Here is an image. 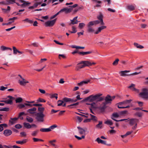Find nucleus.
<instances>
[{
	"mask_svg": "<svg viewBox=\"0 0 148 148\" xmlns=\"http://www.w3.org/2000/svg\"><path fill=\"white\" fill-rule=\"evenodd\" d=\"M72 31L71 32L72 33H75L77 31L76 30V27L74 26H73L72 27Z\"/></svg>",
	"mask_w": 148,
	"mask_h": 148,
	"instance_id": "nucleus-51",
	"label": "nucleus"
},
{
	"mask_svg": "<svg viewBox=\"0 0 148 148\" xmlns=\"http://www.w3.org/2000/svg\"><path fill=\"white\" fill-rule=\"evenodd\" d=\"M106 27L105 26H102L99 27L96 31L95 32V34H98L100 32H101L103 29H106Z\"/></svg>",
	"mask_w": 148,
	"mask_h": 148,
	"instance_id": "nucleus-15",
	"label": "nucleus"
},
{
	"mask_svg": "<svg viewBox=\"0 0 148 148\" xmlns=\"http://www.w3.org/2000/svg\"><path fill=\"white\" fill-rule=\"evenodd\" d=\"M12 133L11 130H6L4 131V134L6 136H8L10 135Z\"/></svg>",
	"mask_w": 148,
	"mask_h": 148,
	"instance_id": "nucleus-20",
	"label": "nucleus"
},
{
	"mask_svg": "<svg viewBox=\"0 0 148 148\" xmlns=\"http://www.w3.org/2000/svg\"><path fill=\"white\" fill-rule=\"evenodd\" d=\"M56 19H55L51 21H47L45 23V25L47 26L51 27L53 26L56 22Z\"/></svg>",
	"mask_w": 148,
	"mask_h": 148,
	"instance_id": "nucleus-6",
	"label": "nucleus"
},
{
	"mask_svg": "<svg viewBox=\"0 0 148 148\" xmlns=\"http://www.w3.org/2000/svg\"><path fill=\"white\" fill-rule=\"evenodd\" d=\"M57 127V125L56 124H55L51 126L49 128L50 129V130H53L54 128Z\"/></svg>",
	"mask_w": 148,
	"mask_h": 148,
	"instance_id": "nucleus-58",
	"label": "nucleus"
},
{
	"mask_svg": "<svg viewBox=\"0 0 148 148\" xmlns=\"http://www.w3.org/2000/svg\"><path fill=\"white\" fill-rule=\"evenodd\" d=\"M75 137L78 140H80L85 138V136L82 135L81 137H79L76 135L75 136Z\"/></svg>",
	"mask_w": 148,
	"mask_h": 148,
	"instance_id": "nucleus-50",
	"label": "nucleus"
},
{
	"mask_svg": "<svg viewBox=\"0 0 148 148\" xmlns=\"http://www.w3.org/2000/svg\"><path fill=\"white\" fill-rule=\"evenodd\" d=\"M23 21H24V22H27L28 23L30 24L32 23L33 22V21L30 20L28 18H27L25 19L24 20H23Z\"/></svg>",
	"mask_w": 148,
	"mask_h": 148,
	"instance_id": "nucleus-41",
	"label": "nucleus"
},
{
	"mask_svg": "<svg viewBox=\"0 0 148 148\" xmlns=\"http://www.w3.org/2000/svg\"><path fill=\"white\" fill-rule=\"evenodd\" d=\"M40 131L42 132H50L51 131L49 128H41L40 129Z\"/></svg>",
	"mask_w": 148,
	"mask_h": 148,
	"instance_id": "nucleus-28",
	"label": "nucleus"
},
{
	"mask_svg": "<svg viewBox=\"0 0 148 148\" xmlns=\"http://www.w3.org/2000/svg\"><path fill=\"white\" fill-rule=\"evenodd\" d=\"M130 72V71H122L119 72V74L121 76H130V75L127 74L126 73H129Z\"/></svg>",
	"mask_w": 148,
	"mask_h": 148,
	"instance_id": "nucleus-17",
	"label": "nucleus"
},
{
	"mask_svg": "<svg viewBox=\"0 0 148 148\" xmlns=\"http://www.w3.org/2000/svg\"><path fill=\"white\" fill-rule=\"evenodd\" d=\"M99 123L96 125V127L98 129H101L103 127L102 126V121H99Z\"/></svg>",
	"mask_w": 148,
	"mask_h": 148,
	"instance_id": "nucleus-26",
	"label": "nucleus"
},
{
	"mask_svg": "<svg viewBox=\"0 0 148 148\" xmlns=\"http://www.w3.org/2000/svg\"><path fill=\"white\" fill-rule=\"evenodd\" d=\"M71 47L73 48H76L77 49H84V47H80L75 45H72Z\"/></svg>",
	"mask_w": 148,
	"mask_h": 148,
	"instance_id": "nucleus-35",
	"label": "nucleus"
},
{
	"mask_svg": "<svg viewBox=\"0 0 148 148\" xmlns=\"http://www.w3.org/2000/svg\"><path fill=\"white\" fill-rule=\"evenodd\" d=\"M36 119L38 122H42L44 121V118L45 115L42 112L37 113L36 114Z\"/></svg>",
	"mask_w": 148,
	"mask_h": 148,
	"instance_id": "nucleus-3",
	"label": "nucleus"
},
{
	"mask_svg": "<svg viewBox=\"0 0 148 148\" xmlns=\"http://www.w3.org/2000/svg\"><path fill=\"white\" fill-rule=\"evenodd\" d=\"M138 96L142 98L148 99V89L146 88H142L141 92L138 95Z\"/></svg>",
	"mask_w": 148,
	"mask_h": 148,
	"instance_id": "nucleus-2",
	"label": "nucleus"
},
{
	"mask_svg": "<svg viewBox=\"0 0 148 148\" xmlns=\"http://www.w3.org/2000/svg\"><path fill=\"white\" fill-rule=\"evenodd\" d=\"M119 61V60L118 59H116L113 62V65H116L118 64V62Z\"/></svg>",
	"mask_w": 148,
	"mask_h": 148,
	"instance_id": "nucleus-59",
	"label": "nucleus"
},
{
	"mask_svg": "<svg viewBox=\"0 0 148 148\" xmlns=\"http://www.w3.org/2000/svg\"><path fill=\"white\" fill-rule=\"evenodd\" d=\"M97 102H92L91 103H86L87 104L90 105V108L93 109H95L99 108V106L98 105Z\"/></svg>",
	"mask_w": 148,
	"mask_h": 148,
	"instance_id": "nucleus-8",
	"label": "nucleus"
},
{
	"mask_svg": "<svg viewBox=\"0 0 148 148\" xmlns=\"http://www.w3.org/2000/svg\"><path fill=\"white\" fill-rule=\"evenodd\" d=\"M90 79H88L86 81H81L79 83H78L77 85L78 86H84V85L85 84H88L89 82H90Z\"/></svg>",
	"mask_w": 148,
	"mask_h": 148,
	"instance_id": "nucleus-12",
	"label": "nucleus"
},
{
	"mask_svg": "<svg viewBox=\"0 0 148 148\" xmlns=\"http://www.w3.org/2000/svg\"><path fill=\"white\" fill-rule=\"evenodd\" d=\"M127 8L130 10H134L135 7L134 5H130L127 6Z\"/></svg>",
	"mask_w": 148,
	"mask_h": 148,
	"instance_id": "nucleus-47",
	"label": "nucleus"
},
{
	"mask_svg": "<svg viewBox=\"0 0 148 148\" xmlns=\"http://www.w3.org/2000/svg\"><path fill=\"white\" fill-rule=\"evenodd\" d=\"M87 31L88 33H92L95 32L94 29L91 27H88Z\"/></svg>",
	"mask_w": 148,
	"mask_h": 148,
	"instance_id": "nucleus-32",
	"label": "nucleus"
},
{
	"mask_svg": "<svg viewBox=\"0 0 148 148\" xmlns=\"http://www.w3.org/2000/svg\"><path fill=\"white\" fill-rule=\"evenodd\" d=\"M81 64H85V66L89 67L96 64V63L91 60L82 61H81Z\"/></svg>",
	"mask_w": 148,
	"mask_h": 148,
	"instance_id": "nucleus-5",
	"label": "nucleus"
},
{
	"mask_svg": "<svg viewBox=\"0 0 148 148\" xmlns=\"http://www.w3.org/2000/svg\"><path fill=\"white\" fill-rule=\"evenodd\" d=\"M23 125L27 129H30L32 127V126H31V125L28 123L25 122Z\"/></svg>",
	"mask_w": 148,
	"mask_h": 148,
	"instance_id": "nucleus-29",
	"label": "nucleus"
},
{
	"mask_svg": "<svg viewBox=\"0 0 148 148\" xmlns=\"http://www.w3.org/2000/svg\"><path fill=\"white\" fill-rule=\"evenodd\" d=\"M127 111L126 110L120 112L119 113L120 116L123 115L124 114H127Z\"/></svg>",
	"mask_w": 148,
	"mask_h": 148,
	"instance_id": "nucleus-55",
	"label": "nucleus"
},
{
	"mask_svg": "<svg viewBox=\"0 0 148 148\" xmlns=\"http://www.w3.org/2000/svg\"><path fill=\"white\" fill-rule=\"evenodd\" d=\"M32 139L34 142H37L40 141H43V140H42L35 138H33Z\"/></svg>",
	"mask_w": 148,
	"mask_h": 148,
	"instance_id": "nucleus-48",
	"label": "nucleus"
},
{
	"mask_svg": "<svg viewBox=\"0 0 148 148\" xmlns=\"http://www.w3.org/2000/svg\"><path fill=\"white\" fill-rule=\"evenodd\" d=\"M20 134L21 137H25L27 135L26 133L25 132H21Z\"/></svg>",
	"mask_w": 148,
	"mask_h": 148,
	"instance_id": "nucleus-63",
	"label": "nucleus"
},
{
	"mask_svg": "<svg viewBox=\"0 0 148 148\" xmlns=\"http://www.w3.org/2000/svg\"><path fill=\"white\" fill-rule=\"evenodd\" d=\"M90 116L91 117V120L96 121L97 120V118L95 116L91 114H90Z\"/></svg>",
	"mask_w": 148,
	"mask_h": 148,
	"instance_id": "nucleus-40",
	"label": "nucleus"
},
{
	"mask_svg": "<svg viewBox=\"0 0 148 148\" xmlns=\"http://www.w3.org/2000/svg\"><path fill=\"white\" fill-rule=\"evenodd\" d=\"M7 98H8L10 99V100H11L12 101V100H14L15 99V98L14 97L10 96H8L6 98H4V99H7Z\"/></svg>",
	"mask_w": 148,
	"mask_h": 148,
	"instance_id": "nucleus-60",
	"label": "nucleus"
},
{
	"mask_svg": "<svg viewBox=\"0 0 148 148\" xmlns=\"http://www.w3.org/2000/svg\"><path fill=\"white\" fill-rule=\"evenodd\" d=\"M77 16L75 17L73 20H71L70 21L71 22V24L73 25L77 24L78 23V21L77 20Z\"/></svg>",
	"mask_w": 148,
	"mask_h": 148,
	"instance_id": "nucleus-21",
	"label": "nucleus"
},
{
	"mask_svg": "<svg viewBox=\"0 0 148 148\" xmlns=\"http://www.w3.org/2000/svg\"><path fill=\"white\" fill-rule=\"evenodd\" d=\"M134 45L138 49H142L144 48V47L143 46L140 45L138 44L136 42L134 43Z\"/></svg>",
	"mask_w": 148,
	"mask_h": 148,
	"instance_id": "nucleus-30",
	"label": "nucleus"
},
{
	"mask_svg": "<svg viewBox=\"0 0 148 148\" xmlns=\"http://www.w3.org/2000/svg\"><path fill=\"white\" fill-rule=\"evenodd\" d=\"M13 54L15 55L17 53H18L19 50L17 49L14 47H13Z\"/></svg>",
	"mask_w": 148,
	"mask_h": 148,
	"instance_id": "nucleus-45",
	"label": "nucleus"
},
{
	"mask_svg": "<svg viewBox=\"0 0 148 148\" xmlns=\"http://www.w3.org/2000/svg\"><path fill=\"white\" fill-rule=\"evenodd\" d=\"M18 83L21 85H25L26 83H29V82L23 78L22 79H19L18 80Z\"/></svg>",
	"mask_w": 148,
	"mask_h": 148,
	"instance_id": "nucleus-13",
	"label": "nucleus"
},
{
	"mask_svg": "<svg viewBox=\"0 0 148 148\" xmlns=\"http://www.w3.org/2000/svg\"><path fill=\"white\" fill-rule=\"evenodd\" d=\"M7 125L6 124H0V132H1L3 130V127H6Z\"/></svg>",
	"mask_w": 148,
	"mask_h": 148,
	"instance_id": "nucleus-34",
	"label": "nucleus"
},
{
	"mask_svg": "<svg viewBox=\"0 0 148 148\" xmlns=\"http://www.w3.org/2000/svg\"><path fill=\"white\" fill-rule=\"evenodd\" d=\"M38 132V131H33L31 135L33 136H35L37 135Z\"/></svg>",
	"mask_w": 148,
	"mask_h": 148,
	"instance_id": "nucleus-57",
	"label": "nucleus"
},
{
	"mask_svg": "<svg viewBox=\"0 0 148 148\" xmlns=\"http://www.w3.org/2000/svg\"><path fill=\"white\" fill-rule=\"evenodd\" d=\"M5 103H7V104H12V101L11 100H5Z\"/></svg>",
	"mask_w": 148,
	"mask_h": 148,
	"instance_id": "nucleus-53",
	"label": "nucleus"
},
{
	"mask_svg": "<svg viewBox=\"0 0 148 148\" xmlns=\"http://www.w3.org/2000/svg\"><path fill=\"white\" fill-rule=\"evenodd\" d=\"M103 15L101 14L100 13L97 17V18L101 22V25H104V23L103 22Z\"/></svg>",
	"mask_w": 148,
	"mask_h": 148,
	"instance_id": "nucleus-11",
	"label": "nucleus"
},
{
	"mask_svg": "<svg viewBox=\"0 0 148 148\" xmlns=\"http://www.w3.org/2000/svg\"><path fill=\"white\" fill-rule=\"evenodd\" d=\"M72 10V9L70 7L69 8H64L60 10L59 11L60 13L64 12L66 14H67L70 12Z\"/></svg>",
	"mask_w": 148,
	"mask_h": 148,
	"instance_id": "nucleus-9",
	"label": "nucleus"
},
{
	"mask_svg": "<svg viewBox=\"0 0 148 148\" xmlns=\"http://www.w3.org/2000/svg\"><path fill=\"white\" fill-rule=\"evenodd\" d=\"M64 103L63 100H59L57 101L58 106H60L62 105V104Z\"/></svg>",
	"mask_w": 148,
	"mask_h": 148,
	"instance_id": "nucleus-44",
	"label": "nucleus"
},
{
	"mask_svg": "<svg viewBox=\"0 0 148 148\" xmlns=\"http://www.w3.org/2000/svg\"><path fill=\"white\" fill-rule=\"evenodd\" d=\"M26 120L29 123H32L33 121V119L32 118L29 116H27V117Z\"/></svg>",
	"mask_w": 148,
	"mask_h": 148,
	"instance_id": "nucleus-42",
	"label": "nucleus"
},
{
	"mask_svg": "<svg viewBox=\"0 0 148 148\" xmlns=\"http://www.w3.org/2000/svg\"><path fill=\"white\" fill-rule=\"evenodd\" d=\"M45 101L43 99H41V98H39L38 99L36 100V103H38L39 102H45Z\"/></svg>",
	"mask_w": 148,
	"mask_h": 148,
	"instance_id": "nucleus-43",
	"label": "nucleus"
},
{
	"mask_svg": "<svg viewBox=\"0 0 148 148\" xmlns=\"http://www.w3.org/2000/svg\"><path fill=\"white\" fill-rule=\"evenodd\" d=\"M17 19V17H14L12 18H10L9 19V21H12L9 22L7 23H6L5 24L6 25H9L10 24H11L12 23L14 22V20Z\"/></svg>",
	"mask_w": 148,
	"mask_h": 148,
	"instance_id": "nucleus-22",
	"label": "nucleus"
},
{
	"mask_svg": "<svg viewBox=\"0 0 148 148\" xmlns=\"http://www.w3.org/2000/svg\"><path fill=\"white\" fill-rule=\"evenodd\" d=\"M18 118H14L11 119L10 121V122L12 124H14L16 123V121L17 120Z\"/></svg>",
	"mask_w": 148,
	"mask_h": 148,
	"instance_id": "nucleus-36",
	"label": "nucleus"
},
{
	"mask_svg": "<svg viewBox=\"0 0 148 148\" xmlns=\"http://www.w3.org/2000/svg\"><path fill=\"white\" fill-rule=\"evenodd\" d=\"M95 141H97L98 143H101L102 144L106 145V141L103 140L101 139L99 137L97 138L95 140Z\"/></svg>",
	"mask_w": 148,
	"mask_h": 148,
	"instance_id": "nucleus-18",
	"label": "nucleus"
},
{
	"mask_svg": "<svg viewBox=\"0 0 148 148\" xmlns=\"http://www.w3.org/2000/svg\"><path fill=\"white\" fill-rule=\"evenodd\" d=\"M120 116V115L119 114L117 113H114L113 114L111 118L112 119H114V118H117Z\"/></svg>",
	"mask_w": 148,
	"mask_h": 148,
	"instance_id": "nucleus-31",
	"label": "nucleus"
},
{
	"mask_svg": "<svg viewBox=\"0 0 148 148\" xmlns=\"http://www.w3.org/2000/svg\"><path fill=\"white\" fill-rule=\"evenodd\" d=\"M105 123L108 125H112L113 124V123L112 121L110 120H108L106 121Z\"/></svg>",
	"mask_w": 148,
	"mask_h": 148,
	"instance_id": "nucleus-39",
	"label": "nucleus"
},
{
	"mask_svg": "<svg viewBox=\"0 0 148 148\" xmlns=\"http://www.w3.org/2000/svg\"><path fill=\"white\" fill-rule=\"evenodd\" d=\"M95 25L94 21L90 22L88 25V27H91V26Z\"/></svg>",
	"mask_w": 148,
	"mask_h": 148,
	"instance_id": "nucleus-54",
	"label": "nucleus"
},
{
	"mask_svg": "<svg viewBox=\"0 0 148 148\" xmlns=\"http://www.w3.org/2000/svg\"><path fill=\"white\" fill-rule=\"evenodd\" d=\"M64 103H66L69 102H70L71 100V99L70 98H68L67 97H65L64 98L62 99Z\"/></svg>",
	"mask_w": 148,
	"mask_h": 148,
	"instance_id": "nucleus-33",
	"label": "nucleus"
},
{
	"mask_svg": "<svg viewBox=\"0 0 148 148\" xmlns=\"http://www.w3.org/2000/svg\"><path fill=\"white\" fill-rule=\"evenodd\" d=\"M132 101V100L131 99H130L119 103L117 104V106L119 108H124V106H125L127 104L130 103Z\"/></svg>",
	"mask_w": 148,
	"mask_h": 148,
	"instance_id": "nucleus-4",
	"label": "nucleus"
},
{
	"mask_svg": "<svg viewBox=\"0 0 148 148\" xmlns=\"http://www.w3.org/2000/svg\"><path fill=\"white\" fill-rule=\"evenodd\" d=\"M135 115L137 116L138 117H140L142 116V114L140 112H137L135 114Z\"/></svg>",
	"mask_w": 148,
	"mask_h": 148,
	"instance_id": "nucleus-64",
	"label": "nucleus"
},
{
	"mask_svg": "<svg viewBox=\"0 0 148 148\" xmlns=\"http://www.w3.org/2000/svg\"><path fill=\"white\" fill-rule=\"evenodd\" d=\"M0 49L2 51H4L6 50H12V49L9 47H6L4 46H2L0 47Z\"/></svg>",
	"mask_w": 148,
	"mask_h": 148,
	"instance_id": "nucleus-25",
	"label": "nucleus"
},
{
	"mask_svg": "<svg viewBox=\"0 0 148 148\" xmlns=\"http://www.w3.org/2000/svg\"><path fill=\"white\" fill-rule=\"evenodd\" d=\"M77 128L78 129L79 133L81 134H83L85 132L84 129L80 127H77Z\"/></svg>",
	"mask_w": 148,
	"mask_h": 148,
	"instance_id": "nucleus-27",
	"label": "nucleus"
},
{
	"mask_svg": "<svg viewBox=\"0 0 148 148\" xmlns=\"http://www.w3.org/2000/svg\"><path fill=\"white\" fill-rule=\"evenodd\" d=\"M85 26V24L83 23H80L79 24L78 27L81 29Z\"/></svg>",
	"mask_w": 148,
	"mask_h": 148,
	"instance_id": "nucleus-37",
	"label": "nucleus"
},
{
	"mask_svg": "<svg viewBox=\"0 0 148 148\" xmlns=\"http://www.w3.org/2000/svg\"><path fill=\"white\" fill-rule=\"evenodd\" d=\"M81 62L78 63L77 64V66L76 67V70L78 71L79 69L83 68L85 66V64L81 63Z\"/></svg>",
	"mask_w": 148,
	"mask_h": 148,
	"instance_id": "nucleus-14",
	"label": "nucleus"
},
{
	"mask_svg": "<svg viewBox=\"0 0 148 148\" xmlns=\"http://www.w3.org/2000/svg\"><path fill=\"white\" fill-rule=\"evenodd\" d=\"M56 140H53L49 141V143L52 145L55 146V144H54V143L56 142Z\"/></svg>",
	"mask_w": 148,
	"mask_h": 148,
	"instance_id": "nucleus-52",
	"label": "nucleus"
},
{
	"mask_svg": "<svg viewBox=\"0 0 148 148\" xmlns=\"http://www.w3.org/2000/svg\"><path fill=\"white\" fill-rule=\"evenodd\" d=\"M105 102L107 103H110L111 101H112L111 96L109 95H108L105 98Z\"/></svg>",
	"mask_w": 148,
	"mask_h": 148,
	"instance_id": "nucleus-23",
	"label": "nucleus"
},
{
	"mask_svg": "<svg viewBox=\"0 0 148 148\" xmlns=\"http://www.w3.org/2000/svg\"><path fill=\"white\" fill-rule=\"evenodd\" d=\"M102 94L101 93H98L95 95H92L87 97L84 99V101L92 102L95 101L98 102L103 100V97H101Z\"/></svg>",
	"mask_w": 148,
	"mask_h": 148,
	"instance_id": "nucleus-1",
	"label": "nucleus"
},
{
	"mask_svg": "<svg viewBox=\"0 0 148 148\" xmlns=\"http://www.w3.org/2000/svg\"><path fill=\"white\" fill-rule=\"evenodd\" d=\"M60 13L59 11V12H58V13H57L56 14H55V15H53V16H51V17H50V19H53L56 16H57L59 13Z\"/></svg>",
	"mask_w": 148,
	"mask_h": 148,
	"instance_id": "nucleus-61",
	"label": "nucleus"
},
{
	"mask_svg": "<svg viewBox=\"0 0 148 148\" xmlns=\"http://www.w3.org/2000/svg\"><path fill=\"white\" fill-rule=\"evenodd\" d=\"M12 146H7L6 145H2L0 144V148H11Z\"/></svg>",
	"mask_w": 148,
	"mask_h": 148,
	"instance_id": "nucleus-46",
	"label": "nucleus"
},
{
	"mask_svg": "<svg viewBox=\"0 0 148 148\" xmlns=\"http://www.w3.org/2000/svg\"><path fill=\"white\" fill-rule=\"evenodd\" d=\"M107 104L105 102H103L100 106H99V108L101 110H104L106 108V105Z\"/></svg>",
	"mask_w": 148,
	"mask_h": 148,
	"instance_id": "nucleus-24",
	"label": "nucleus"
},
{
	"mask_svg": "<svg viewBox=\"0 0 148 148\" xmlns=\"http://www.w3.org/2000/svg\"><path fill=\"white\" fill-rule=\"evenodd\" d=\"M27 140L26 139H24L23 140L21 141H16V143L18 144H22L23 143H25L26 142Z\"/></svg>",
	"mask_w": 148,
	"mask_h": 148,
	"instance_id": "nucleus-38",
	"label": "nucleus"
},
{
	"mask_svg": "<svg viewBox=\"0 0 148 148\" xmlns=\"http://www.w3.org/2000/svg\"><path fill=\"white\" fill-rule=\"evenodd\" d=\"M45 108L43 107H39L38 108V110L40 112H42L44 111Z\"/></svg>",
	"mask_w": 148,
	"mask_h": 148,
	"instance_id": "nucleus-56",
	"label": "nucleus"
},
{
	"mask_svg": "<svg viewBox=\"0 0 148 148\" xmlns=\"http://www.w3.org/2000/svg\"><path fill=\"white\" fill-rule=\"evenodd\" d=\"M19 1L22 3L23 4L21 5L22 7H26L30 4V3L28 1H25L23 0H20Z\"/></svg>",
	"mask_w": 148,
	"mask_h": 148,
	"instance_id": "nucleus-16",
	"label": "nucleus"
},
{
	"mask_svg": "<svg viewBox=\"0 0 148 148\" xmlns=\"http://www.w3.org/2000/svg\"><path fill=\"white\" fill-rule=\"evenodd\" d=\"M36 108L34 107L29 109L27 110V112L28 114L33 115L36 113Z\"/></svg>",
	"mask_w": 148,
	"mask_h": 148,
	"instance_id": "nucleus-7",
	"label": "nucleus"
},
{
	"mask_svg": "<svg viewBox=\"0 0 148 148\" xmlns=\"http://www.w3.org/2000/svg\"><path fill=\"white\" fill-rule=\"evenodd\" d=\"M128 121H129V124L131 125H133L137 123L138 120L136 119H132L129 120Z\"/></svg>",
	"mask_w": 148,
	"mask_h": 148,
	"instance_id": "nucleus-10",
	"label": "nucleus"
},
{
	"mask_svg": "<svg viewBox=\"0 0 148 148\" xmlns=\"http://www.w3.org/2000/svg\"><path fill=\"white\" fill-rule=\"evenodd\" d=\"M22 100L23 99L21 97L17 98L15 100L16 102V103L21 102Z\"/></svg>",
	"mask_w": 148,
	"mask_h": 148,
	"instance_id": "nucleus-49",
	"label": "nucleus"
},
{
	"mask_svg": "<svg viewBox=\"0 0 148 148\" xmlns=\"http://www.w3.org/2000/svg\"><path fill=\"white\" fill-rule=\"evenodd\" d=\"M90 92V90L88 89H87L82 92L84 94H86Z\"/></svg>",
	"mask_w": 148,
	"mask_h": 148,
	"instance_id": "nucleus-62",
	"label": "nucleus"
},
{
	"mask_svg": "<svg viewBox=\"0 0 148 148\" xmlns=\"http://www.w3.org/2000/svg\"><path fill=\"white\" fill-rule=\"evenodd\" d=\"M6 3H5L4 1L2 2V3L5 5H9L10 4H12L15 3V0H6Z\"/></svg>",
	"mask_w": 148,
	"mask_h": 148,
	"instance_id": "nucleus-19",
	"label": "nucleus"
}]
</instances>
